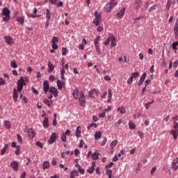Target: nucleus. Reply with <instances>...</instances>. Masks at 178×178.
Listing matches in <instances>:
<instances>
[{"label":"nucleus","mask_w":178,"mask_h":178,"mask_svg":"<svg viewBox=\"0 0 178 178\" xmlns=\"http://www.w3.org/2000/svg\"><path fill=\"white\" fill-rule=\"evenodd\" d=\"M10 65L14 69H16L17 67V65L16 64V61H15V60H13V62L10 63Z\"/></svg>","instance_id":"obj_36"},{"label":"nucleus","mask_w":178,"mask_h":178,"mask_svg":"<svg viewBox=\"0 0 178 178\" xmlns=\"http://www.w3.org/2000/svg\"><path fill=\"white\" fill-rule=\"evenodd\" d=\"M170 134L173 136L174 140H177L178 137V129H172L170 132Z\"/></svg>","instance_id":"obj_11"},{"label":"nucleus","mask_w":178,"mask_h":178,"mask_svg":"<svg viewBox=\"0 0 178 178\" xmlns=\"http://www.w3.org/2000/svg\"><path fill=\"white\" fill-rule=\"evenodd\" d=\"M151 82V79H147V81H145V87H147V86H149V84Z\"/></svg>","instance_id":"obj_54"},{"label":"nucleus","mask_w":178,"mask_h":178,"mask_svg":"<svg viewBox=\"0 0 178 178\" xmlns=\"http://www.w3.org/2000/svg\"><path fill=\"white\" fill-rule=\"evenodd\" d=\"M118 111L120 112V113H125V108H124V107H119V108L118 109Z\"/></svg>","instance_id":"obj_44"},{"label":"nucleus","mask_w":178,"mask_h":178,"mask_svg":"<svg viewBox=\"0 0 178 178\" xmlns=\"http://www.w3.org/2000/svg\"><path fill=\"white\" fill-rule=\"evenodd\" d=\"M118 140H114L111 143L110 147H111V149H114V147L118 145Z\"/></svg>","instance_id":"obj_30"},{"label":"nucleus","mask_w":178,"mask_h":178,"mask_svg":"<svg viewBox=\"0 0 178 178\" xmlns=\"http://www.w3.org/2000/svg\"><path fill=\"white\" fill-rule=\"evenodd\" d=\"M48 67H49V70H48L49 73L52 72V71L54 70V66L53 65V64H51L50 61H49L48 63Z\"/></svg>","instance_id":"obj_19"},{"label":"nucleus","mask_w":178,"mask_h":178,"mask_svg":"<svg viewBox=\"0 0 178 178\" xmlns=\"http://www.w3.org/2000/svg\"><path fill=\"white\" fill-rule=\"evenodd\" d=\"M105 115H106V113L104 111H103V113H102L101 114H99V118H103L105 117Z\"/></svg>","instance_id":"obj_53"},{"label":"nucleus","mask_w":178,"mask_h":178,"mask_svg":"<svg viewBox=\"0 0 178 178\" xmlns=\"http://www.w3.org/2000/svg\"><path fill=\"white\" fill-rule=\"evenodd\" d=\"M133 83V76H131L129 79H127V84H131Z\"/></svg>","instance_id":"obj_49"},{"label":"nucleus","mask_w":178,"mask_h":178,"mask_svg":"<svg viewBox=\"0 0 178 178\" xmlns=\"http://www.w3.org/2000/svg\"><path fill=\"white\" fill-rule=\"evenodd\" d=\"M10 167L13 169L14 171L18 170L19 163L17 161H13L10 164Z\"/></svg>","instance_id":"obj_7"},{"label":"nucleus","mask_w":178,"mask_h":178,"mask_svg":"<svg viewBox=\"0 0 178 178\" xmlns=\"http://www.w3.org/2000/svg\"><path fill=\"white\" fill-rule=\"evenodd\" d=\"M111 8H112V6H108V7H106L105 8V11L107 12V13H110L111 11Z\"/></svg>","instance_id":"obj_50"},{"label":"nucleus","mask_w":178,"mask_h":178,"mask_svg":"<svg viewBox=\"0 0 178 178\" xmlns=\"http://www.w3.org/2000/svg\"><path fill=\"white\" fill-rule=\"evenodd\" d=\"M17 92V89H13V98L15 102L17 101V98H18V95Z\"/></svg>","instance_id":"obj_16"},{"label":"nucleus","mask_w":178,"mask_h":178,"mask_svg":"<svg viewBox=\"0 0 178 178\" xmlns=\"http://www.w3.org/2000/svg\"><path fill=\"white\" fill-rule=\"evenodd\" d=\"M107 138H105L104 140L102 141V146H104L106 144Z\"/></svg>","instance_id":"obj_62"},{"label":"nucleus","mask_w":178,"mask_h":178,"mask_svg":"<svg viewBox=\"0 0 178 178\" xmlns=\"http://www.w3.org/2000/svg\"><path fill=\"white\" fill-rule=\"evenodd\" d=\"M58 42V39L57 37L54 36L52 39V44H56Z\"/></svg>","instance_id":"obj_43"},{"label":"nucleus","mask_w":178,"mask_h":178,"mask_svg":"<svg viewBox=\"0 0 178 178\" xmlns=\"http://www.w3.org/2000/svg\"><path fill=\"white\" fill-rule=\"evenodd\" d=\"M126 10V8L124 7L118 13V17L121 18L124 16V12Z\"/></svg>","instance_id":"obj_22"},{"label":"nucleus","mask_w":178,"mask_h":178,"mask_svg":"<svg viewBox=\"0 0 178 178\" xmlns=\"http://www.w3.org/2000/svg\"><path fill=\"white\" fill-rule=\"evenodd\" d=\"M27 16L29 17H31V18H37L39 17L38 15H35L34 14H31V13H27Z\"/></svg>","instance_id":"obj_35"},{"label":"nucleus","mask_w":178,"mask_h":178,"mask_svg":"<svg viewBox=\"0 0 178 178\" xmlns=\"http://www.w3.org/2000/svg\"><path fill=\"white\" fill-rule=\"evenodd\" d=\"M79 171L81 175H83L85 173L84 170L81 169V168H79Z\"/></svg>","instance_id":"obj_63"},{"label":"nucleus","mask_w":178,"mask_h":178,"mask_svg":"<svg viewBox=\"0 0 178 178\" xmlns=\"http://www.w3.org/2000/svg\"><path fill=\"white\" fill-rule=\"evenodd\" d=\"M17 140H18V141H19L20 143H22V136H20L19 135H17Z\"/></svg>","instance_id":"obj_59"},{"label":"nucleus","mask_w":178,"mask_h":178,"mask_svg":"<svg viewBox=\"0 0 178 178\" xmlns=\"http://www.w3.org/2000/svg\"><path fill=\"white\" fill-rule=\"evenodd\" d=\"M79 176V172L77 170H74L72 172L70 173V178H76V177Z\"/></svg>","instance_id":"obj_15"},{"label":"nucleus","mask_w":178,"mask_h":178,"mask_svg":"<svg viewBox=\"0 0 178 178\" xmlns=\"http://www.w3.org/2000/svg\"><path fill=\"white\" fill-rule=\"evenodd\" d=\"M108 103H110L112 97L111 89H108Z\"/></svg>","instance_id":"obj_26"},{"label":"nucleus","mask_w":178,"mask_h":178,"mask_svg":"<svg viewBox=\"0 0 178 178\" xmlns=\"http://www.w3.org/2000/svg\"><path fill=\"white\" fill-rule=\"evenodd\" d=\"M56 138H57L56 134V133L52 134V135L51 136V138H49V140L48 141L50 145L53 144L56 141Z\"/></svg>","instance_id":"obj_9"},{"label":"nucleus","mask_w":178,"mask_h":178,"mask_svg":"<svg viewBox=\"0 0 178 178\" xmlns=\"http://www.w3.org/2000/svg\"><path fill=\"white\" fill-rule=\"evenodd\" d=\"M95 164H96V163H95V162H93L92 166H91L90 168H89V169L88 170V172L89 174L92 175V172H94V170H95Z\"/></svg>","instance_id":"obj_17"},{"label":"nucleus","mask_w":178,"mask_h":178,"mask_svg":"<svg viewBox=\"0 0 178 178\" xmlns=\"http://www.w3.org/2000/svg\"><path fill=\"white\" fill-rule=\"evenodd\" d=\"M174 32H178V22H176V23H175Z\"/></svg>","instance_id":"obj_51"},{"label":"nucleus","mask_w":178,"mask_h":178,"mask_svg":"<svg viewBox=\"0 0 178 178\" xmlns=\"http://www.w3.org/2000/svg\"><path fill=\"white\" fill-rule=\"evenodd\" d=\"M10 10L5 7L3 8V9L2 10V13H1V15L4 16L3 17V20L6 22H8L9 20H10Z\"/></svg>","instance_id":"obj_1"},{"label":"nucleus","mask_w":178,"mask_h":178,"mask_svg":"<svg viewBox=\"0 0 178 178\" xmlns=\"http://www.w3.org/2000/svg\"><path fill=\"white\" fill-rule=\"evenodd\" d=\"M46 19L47 20H50V19H51V13L49 9H47V10H46Z\"/></svg>","instance_id":"obj_29"},{"label":"nucleus","mask_w":178,"mask_h":178,"mask_svg":"<svg viewBox=\"0 0 178 178\" xmlns=\"http://www.w3.org/2000/svg\"><path fill=\"white\" fill-rule=\"evenodd\" d=\"M51 47H52L53 49H58V45L56 43H53Z\"/></svg>","instance_id":"obj_61"},{"label":"nucleus","mask_w":178,"mask_h":178,"mask_svg":"<svg viewBox=\"0 0 178 178\" xmlns=\"http://www.w3.org/2000/svg\"><path fill=\"white\" fill-rule=\"evenodd\" d=\"M60 139L62 140L63 142H66L67 140L66 135L65 134H63L62 136L60 137Z\"/></svg>","instance_id":"obj_42"},{"label":"nucleus","mask_w":178,"mask_h":178,"mask_svg":"<svg viewBox=\"0 0 178 178\" xmlns=\"http://www.w3.org/2000/svg\"><path fill=\"white\" fill-rule=\"evenodd\" d=\"M79 103H80L81 106H85L86 97H85L84 93H83V92H81V93H80Z\"/></svg>","instance_id":"obj_5"},{"label":"nucleus","mask_w":178,"mask_h":178,"mask_svg":"<svg viewBox=\"0 0 178 178\" xmlns=\"http://www.w3.org/2000/svg\"><path fill=\"white\" fill-rule=\"evenodd\" d=\"M49 91L54 95V97H56L58 96V90L56 88H54V86H50Z\"/></svg>","instance_id":"obj_8"},{"label":"nucleus","mask_w":178,"mask_h":178,"mask_svg":"<svg viewBox=\"0 0 178 178\" xmlns=\"http://www.w3.org/2000/svg\"><path fill=\"white\" fill-rule=\"evenodd\" d=\"M111 38V35H109V37L107 38V40L106 42H104V44L106 46L110 44Z\"/></svg>","instance_id":"obj_41"},{"label":"nucleus","mask_w":178,"mask_h":178,"mask_svg":"<svg viewBox=\"0 0 178 178\" xmlns=\"http://www.w3.org/2000/svg\"><path fill=\"white\" fill-rule=\"evenodd\" d=\"M92 158L93 160H97L99 159L98 154L97 152H95L92 155Z\"/></svg>","instance_id":"obj_37"},{"label":"nucleus","mask_w":178,"mask_h":178,"mask_svg":"<svg viewBox=\"0 0 178 178\" xmlns=\"http://www.w3.org/2000/svg\"><path fill=\"white\" fill-rule=\"evenodd\" d=\"M79 90L78 89H74V90L73 91V97L75 99H77L78 97H79Z\"/></svg>","instance_id":"obj_21"},{"label":"nucleus","mask_w":178,"mask_h":178,"mask_svg":"<svg viewBox=\"0 0 178 178\" xmlns=\"http://www.w3.org/2000/svg\"><path fill=\"white\" fill-rule=\"evenodd\" d=\"M102 137V134L100 132H96L95 134V140H99Z\"/></svg>","instance_id":"obj_31"},{"label":"nucleus","mask_w":178,"mask_h":178,"mask_svg":"<svg viewBox=\"0 0 178 178\" xmlns=\"http://www.w3.org/2000/svg\"><path fill=\"white\" fill-rule=\"evenodd\" d=\"M129 125L130 129H131V130L135 129L136 125H135L134 122H133V121H129Z\"/></svg>","instance_id":"obj_27"},{"label":"nucleus","mask_w":178,"mask_h":178,"mask_svg":"<svg viewBox=\"0 0 178 178\" xmlns=\"http://www.w3.org/2000/svg\"><path fill=\"white\" fill-rule=\"evenodd\" d=\"M146 77H147V74H146V72H144V73L143 74V76H142V77L140 78V81H139L138 85V86H141V85L143 83L144 80L146 79Z\"/></svg>","instance_id":"obj_14"},{"label":"nucleus","mask_w":178,"mask_h":178,"mask_svg":"<svg viewBox=\"0 0 178 178\" xmlns=\"http://www.w3.org/2000/svg\"><path fill=\"white\" fill-rule=\"evenodd\" d=\"M17 21L19 22L20 24H23L24 23V17H17Z\"/></svg>","instance_id":"obj_25"},{"label":"nucleus","mask_w":178,"mask_h":178,"mask_svg":"<svg viewBox=\"0 0 178 178\" xmlns=\"http://www.w3.org/2000/svg\"><path fill=\"white\" fill-rule=\"evenodd\" d=\"M43 102L44 104L47 105L49 108L51 107V104L47 99H44V100H43Z\"/></svg>","instance_id":"obj_40"},{"label":"nucleus","mask_w":178,"mask_h":178,"mask_svg":"<svg viewBox=\"0 0 178 178\" xmlns=\"http://www.w3.org/2000/svg\"><path fill=\"white\" fill-rule=\"evenodd\" d=\"M42 125L44 127V129H47L49 126V124L48 122V118H47V117H45L43 122H42Z\"/></svg>","instance_id":"obj_18"},{"label":"nucleus","mask_w":178,"mask_h":178,"mask_svg":"<svg viewBox=\"0 0 178 178\" xmlns=\"http://www.w3.org/2000/svg\"><path fill=\"white\" fill-rule=\"evenodd\" d=\"M80 128V127H77V129L76 130V136L77 138H79L81 136V131L79 130Z\"/></svg>","instance_id":"obj_32"},{"label":"nucleus","mask_w":178,"mask_h":178,"mask_svg":"<svg viewBox=\"0 0 178 178\" xmlns=\"http://www.w3.org/2000/svg\"><path fill=\"white\" fill-rule=\"evenodd\" d=\"M49 167V163L48 161H44L43 163V169H47Z\"/></svg>","instance_id":"obj_33"},{"label":"nucleus","mask_w":178,"mask_h":178,"mask_svg":"<svg viewBox=\"0 0 178 178\" xmlns=\"http://www.w3.org/2000/svg\"><path fill=\"white\" fill-rule=\"evenodd\" d=\"M26 83L24 82V76H21V78L17 81V91L21 92L23 86H25Z\"/></svg>","instance_id":"obj_3"},{"label":"nucleus","mask_w":178,"mask_h":178,"mask_svg":"<svg viewBox=\"0 0 178 178\" xmlns=\"http://www.w3.org/2000/svg\"><path fill=\"white\" fill-rule=\"evenodd\" d=\"M8 147V144H6V145H4V147H3V148L1 149V156H3V155L5 154V153H6V152Z\"/></svg>","instance_id":"obj_24"},{"label":"nucleus","mask_w":178,"mask_h":178,"mask_svg":"<svg viewBox=\"0 0 178 178\" xmlns=\"http://www.w3.org/2000/svg\"><path fill=\"white\" fill-rule=\"evenodd\" d=\"M99 40V36H97V37L95 38V41H94V43H95V46H97V45H98Z\"/></svg>","instance_id":"obj_47"},{"label":"nucleus","mask_w":178,"mask_h":178,"mask_svg":"<svg viewBox=\"0 0 178 178\" xmlns=\"http://www.w3.org/2000/svg\"><path fill=\"white\" fill-rule=\"evenodd\" d=\"M106 175H107L108 176L112 175V170H106Z\"/></svg>","instance_id":"obj_60"},{"label":"nucleus","mask_w":178,"mask_h":178,"mask_svg":"<svg viewBox=\"0 0 178 178\" xmlns=\"http://www.w3.org/2000/svg\"><path fill=\"white\" fill-rule=\"evenodd\" d=\"M139 76V74L138 72H133V74H131V77L132 79H136Z\"/></svg>","instance_id":"obj_39"},{"label":"nucleus","mask_w":178,"mask_h":178,"mask_svg":"<svg viewBox=\"0 0 178 178\" xmlns=\"http://www.w3.org/2000/svg\"><path fill=\"white\" fill-rule=\"evenodd\" d=\"M5 127L7 129H10L11 124L10 121H5Z\"/></svg>","instance_id":"obj_34"},{"label":"nucleus","mask_w":178,"mask_h":178,"mask_svg":"<svg viewBox=\"0 0 178 178\" xmlns=\"http://www.w3.org/2000/svg\"><path fill=\"white\" fill-rule=\"evenodd\" d=\"M28 134H29V137H30L31 138H34L35 133H34L33 129H29Z\"/></svg>","instance_id":"obj_23"},{"label":"nucleus","mask_w":178,"mask_h":178,"mask_svg":"<svg viewBox=\"0 0 178 178\" xmlns=\"http://www.w3.org/2000/svg\"><path fill=\"white\" fill-rule=\"evenodd\" d=\"M95 48H96V51L98 54H101V50L100 48L98 45H95Z\"/></svg>","instance_id":"obj_46"},{"label":"nucleus","mask_w":178,"mask_h":178,"mask_svg":"<svg viewBox=\"0 0 178 178\" xmlns=\"http://www.w3.org/2000/svg\"><path fill=\"white\" fill-rule=\"evenodd\" d=\"M62 54H63V56H65L66 55V54H67V49L65 48V47H63L62 48Z\"/></svg>","instance_id":"obj_48"},{"label":"nucleus","mask_w":178,"mask_h":178,"mask_svg":"<svg viewBox=\"0 0 178 178\" xmlns=\"http://www.w3.org/2000/svg\"><path fill=\"white\" fill-rule=\"evenodd\" d=\"M172 168L177 170L178 169V159L177 158H175L174 160H173V163H172Z\"/></svg>","instance_id":"obj_13"},{"label":"nucleus","mask_w":178,"mask_h":178,"mask_svg":"<svg viewBox=\"0 0 178 178\" xmlns=\"http://www.w3.org/2000/svg\"><path fill=\"white\" fill-rule=\"evenodd\" d=\"M173 129H175V130H178V122H176V121L174 122Z\"/></svg>","instance_id":"obj_52"},{"label":"nucleus","mask_w":178,"mask_h":178,"mask_svg":"<svg viewBox=\"0 0 178 178\" xmlns=\"http://www.w3.org/2000/svg\"><path fill=\"white\" fill-rule=\"evenodd\" d=\"M177 65H178V61H177H177H175V63H173V67H177Z\"/></svg>","instance_id":"obj_64"},{"label":"nucleus","mask_w":178,"mask_h":178,"mask_svg":"<svg viewBox=\"0 0 178 178\" xmlns=\"http://www.w3.org/2000/svg\"><path fill=\"white\" fill-rule=\"evenodd\" d=\"M113 165H114V163L111 162L108 165H106V169L111 168Z\"/></svg>","instance_id":"obj_55"},{"label":"nucleus","mask_w":178,"mask_h":178,"mask_svg":"<svg viewBox=\"0 0 178 178\" xmlns=\"http://www.w3.org/2000/svg\"><path fill=\"white\" fill-rule=\"evenodd\" d=\"M57 86L58 88V90H61L62 88L65 87V82H63V81H60L58 79L57 81Z\"/></svg>","instance_id":"obj_12"},{"label":"nucleus","mask_w":178,"mask_h":178,"mask_svg":"<svg viewBox=\"0 0 178 178\" xmlns=\"http://www.w3.org/2000/svg\"><path fill=\"white\" fill-rule=\"evenodd\" d=\"M5 42L8 45H12L14 44L13 38L10 35H6L3 37Z\"/></svg>","instance_id":"obj_4"},{"label":"nucleus","mask_w":178,"mask_h":178,"mask_svg":"<svg viewBox=\"0 0 178 178\" xmlns=\"http://www.w3.org/2000/svg\"><path fill=\"white\" fill-rule=\"evenodd\" d=\"M96 95H97V89H92V90H90V92H89V96L90 97H95Z\"/></svg>","instance_id":"obj_20"},{"label":"nucleus","mask_w":178,"mask_h":178,"mask_svg":"<svg viewBox=\"0 0 178 178\" xmlns=\"http://www.w3.org/2000/svg\"><path fill=\"white\" fill-rule=\"evenodd\" d=\"M122 120H118V122L115 124V126L118 127L122 124Z\"/></svg>","instance_id":"obj_58"},{"label":"nucleus","mask_w":178,"mask_h":178,"mask_svg":"<svg viewBox=\"0 0 178 178\" xmlns=\"http://www.w3.org/2000/svg\"><path fill=\"white\" fill-rule=\"evenodd\" d=\"M49 89H50V88H49L48 81H44V82H43V90L45 92V94H47Z\"/></svg>","instance_id":"obj_6"},{"label":"nucleus","mask_w":178,"mask_h":178,"mask_svg":"<svg viewBox=\"0 0 178 178\" xmlns=\"http://www.w3.org/2000/svg\"><path fill=\"white\" fill-rule=\"evenodd\" d=\"M111 78H110V76H108V75H105L104 76V80L106 81H111Z\"/></svg>","instance_id":"obj_57"},{"label":"nucleus","mask_w":178,"mask_h":178,"mask_svg":"<svg viewBox=\"0 0 178 178\" xmlns=\"http://www.w3.org/2000/svg\"><path fill=\"white\" fill-rule=\"evenodd\" d=\"M110 38H111V46L112 47H115L117 44V43L115 42V36L113 34H111L110 35Z\"/></svg>","instance_id":"obj_10"},{"label":"nucleus","mask_w":178,"mask_h":178,"mask_svg":"<svg viewBox=\"0 0 178 178\" xmlns=\"http://www.w3.org/2000/svg\"><path fill=\"white\" fill-rule=\"evenodd\" d=\"M36 145L38 146V147H40V148H42V147H43V144L41 143L40 142H37V143H36Z\"/></svg>","instance_id":"obj_56"},{"label":"nucleus","mask_w":178,"mask_h":178,"mask_svg":"<svg viewBox=\"0 0 178 178\" xmlns=\"http://www.w3.org/2000/svg\"><path fill=\"white\" fill-rule=\"evenodd\" d=\"M19 150H20V147L19 146H17L16 147V150H15V154L16 155H19Z\"/></svg>","instance_id":"obj_45"},{"label":"nucleus","mask_w":178,"mask_h":178,"mask_svg":"<svg viewBox=\"0 0 178 178\" xmlns=\"http://www.w3.org/2000/svg\"><path fill=\"white\" fill-rule=\"evenodd\" d=\"M101 20H102V14L98 13L97 11H95V19L92 21L93 24L95 25L96 26H99V23Z\"/></svg>","instance_id":"obj_2"},{"label":"nucleus","mask_w":178,"mask_h":178,"mask_svg":"<svg viewBox=\"0 0 178 178\" xmlns=\"http://www.w3.org/2000/svg\"><path fill=\"white\" fill-rule=\"evenodd\" d=\"M136 4H137L138 6H136V10H138L140 8V5L142 3V0H136L135 1Z\"/></svg>","instance_id":"obj_28"},{"label":"nucleus","mask_w":178,"mask_h":178,"mask_svg":"<svg viewBox=\"0 0 178 178\" xmlns=\"http://www.w3.org/2000/svg\"><path fill=\"white\" fill-rule=\"evenodd\" d=\"M178 41L172 43V47L174 50H177Z\"/></svg>","instance_id":"obj_38"}]
</instances>
